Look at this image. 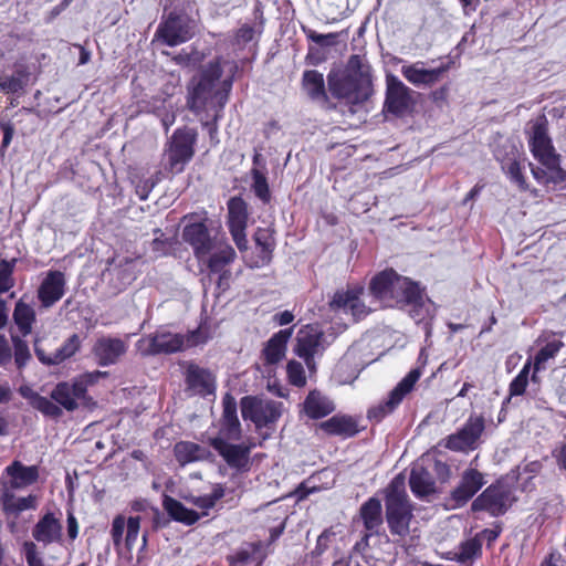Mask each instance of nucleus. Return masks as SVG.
<instances>
[{"mask_svg": "<svg viewBox=\"0 0 566 566\" xmlns=\"http://www.w3.org/2000/svg\"><path fill=\"white\" fill-rule=\"evenodd\" d=\"M514 501L512 490L503 483L488 486L471 505L472 511H485L493 516H499L507 511Z\"/></svg>", "mask_w": 566, "mask_h": 566, "instance_id": "f8f14e48", "label": "nucleus"}, {"mask_svg": "<svg viewBox=\"0 0 566 566\" xmlns=\"http://www.w3.org/2000/svg\"><path fill=\"white\" fill-rule=\"evenodd\" d=\"M484 485L483 474L475 469L463 472L460 484L452 491V507L463 506Z\"/></svg>", "mask_w": 566, "mask_h": 566, "instance_id": "412c9836", "label": "nucleus"}, {"mask_svg": "<svg viewBox=\"0 0 566 566\" xmlns=\"http://www.w3.org/2000/svg\"><path fill=\"white\" fill-rule=\"evenodd\" d=\"M482 542L475 536L474 538L468 539L462 543L458 553V560L461 563H468L481 555Z\"/></svg>", "mask_w": 566, "mask_h": 566, "instance_id": "3c124183", "label": "nucleus"}, {"mask_svg": "<svg viewBox=\"0 0 566 566\" xmlns=\"http://www.w3.org/2000/svg\"><path fill=\"white\" fill-rule=\"evenodd\" d=\"M564 347V343L559 339L549 340L543 346L534 357V373L533 380H536V373L543 368L544 364L554 358L557 353Z\"/></svg>", "mask_w": 566, "mask_h": 566, "instance_id": "c03bdc74", "label": "nucleus"}, {"mask_svg": "<svg viewBox=\"0 0 566 566\" xmlns=\"http://www.w3.org/2000/svg\"><path fill=\"white\" fill-rule=\"evenodd\" d=\"M365 290L363 286H353L346 290H338L328 303L331 311L350 314L354 322L365 318L371 313L374 307L366 304L363 296Z\"/></svg>", "mask_w": 566, "mask_h": 566, "instance_id": "9d476101", "label": "nucleus"}, {"mask_svg": "<svg viewBox=\"0 0 566 566\" xmlns=\"http://www.w3.org/2000/svg\"><path fill=\"white\" fill-rule=\"evenodd\" d=\"M286 373L291 385L295 387H304L306 385L305 370L301 363L296 360L289 361Z\"/></svg>", "mask_w": 566, "mask_h": 566, "instance_id": "6e6d98bb", "label": "nucleus"}, {"mask_svg": "<svg viewBox=\"0 0 566 566\" xmlns=\"http://www.w3.org/2000/svg\"><path fill=\"white\" fill-rule=\"evenodd\" d=\"M23 553L29 566H45L33 542L27 541L23 543Z\"/></svg>", "mask_w": 566, "mask_h": 566, "instance_id": "052dcab7", "label": "nucleus"}, {"mask_svg": "<svg viewBox=\"0 0 566 566\" xmlns=\"http://www.w3.org/2000/svg\"><path fill=\"white\" fill-rule=\"evenodd\" d=\"M128 345L125 340L116 337H102L94 345V354L99 365L107 366L118 361L125 355Z\"/></svg>", "mask_w": 566, "mask_h": 566, "instance_id": "b1692460", "label": "nucleus"}, {"mask_svg": "<svg viewBox=\"0 0 566 566\" xmlns=\"http://www.w3.org/2000/svg\"><path fill=\"white\" fill-rule=\"evenodd\" d=\"M484 430V420L482 417H470L464 427L448 437L446 447L453 451H465L474 449L475 443Z\"/></svg>", "mask_w": 566, "mask_h": 566, "instance_id": "a211bd4d", "label": "nucleus"}, {"mask_svg": "<svg viewBox=\"0 0 566 566\" xmlns=\"http://www.w3.org/2000/svg\"><path fill=\"white\" fill-rule=\"evenodd\" d=\"M374 533L371 532H368L364 535V537L357 542L353 548L354 553L356 554H360L363 556V558L365 559L366 563L369 564V558L371 557V555L369 554V549H368V541L369 538L373 536Z\"/></svg>", "mask_w": 566, "mask_h": 566, "instance_id": "0e129e2a", "label": "nucleus"}, {"mask_svg": "<svg viewBox=\"0 0 566 566\" xmlns=\"http://www.w3.org/2000/svg\"><path fill=\"white\" fill-rule=\"evenodd\" d=\"M248 211L247 203L240 197H233L228 202V227L229 230L247 228Z\"/></svg>", "mask_w": 566, "mask_h": 566, "instance_id": "ea45409f", "label": "nucleus"}, {"mask_svg": "<svg viewBox=\"0 0 566 566\" xmlns=\"http://www.w3.org/2000/svg\"><path fill=\"white\" fill-rule=\"evenodd\" d=\"M12 318L20 333L19 336L27 337L32 333L36 315L34 308L30 304L19 300L14 305Z\"/></svg>", "mask_w": 566, "mask_h": 566, "instance_id": "72a5a7b5", "label": "nucleus"}, {"mask_svg": "<svg viewBox=\"0 0 566 566\" xmlns=\"http://www.w3.org/2000/svg\"><path fill=\"white\" fill-rule=\"evenodd\" d=\"M29 77V73L25 67L15 70L11 76H6L0 81V90L7 94L18 93L23 90Z\"/></svg>", "mask_w": 566, "mask_h": 566, "instance_id": "a18cd8bd", "label": "nucleus"}, {"mask_svg": "<svg viewBox=\"0 0 566 566\" xmlns=\"http://www.w3.org/2000/svg\"><path fill=\"white\" fill-rule=\"evenodd\" d=\"M390 296L386 306H411V315L416 319H422L426 307L424 296L419 286L411 282L408 277L399 275L396 283L391 286Z\"/></svg>", "mask_w": 566, "mask_h": 566, "instance_id": "1a4fd4ad", "label": "nucleus"}, {"mask_svg": "<svg viewBox=\"0 0 566 566\" xmlns=\"http://www.w3.org/2000/svg\"><path fill=\"white\" fill-rule=\"evenodd\" d=\"M12 359V349L8 339L3 334H0V366L3 367Z\"/></svg>", "mask_w": 566, "mask_h": 566, "instance_id": "69168bd1", "label": "nucleus"}, {"mask_svg": "<svg viewBox=\"0 0 566 566\" xmlns=\"http://www.w3.org/2000/svg\"><path fill=\"white\" fill-rule=\"evenodd\" d=\"M182 239L192 248L198 262L206 264L209 271H220L237 258L234 249L223 238L211 235L205 222L185 226Z\"/></svg>", "mask_w": 566, "mask_h": 566, "instance_id": "f03ea898", "label": "nucleus"}, {"mask_svg": "<svg viewBox=\"0 0 566 566\" xmlns=\"http://www.w3.org/2000/svg\"><path fill=\"white\" fill-rule=\"evenodd\" d=\"M409 484L413 494L423 497L434 493L436 484L431 474L422 467H415L410 473Z\"/></svg>", "mask_w": 566, "mask_h": 566, "instance_id": "c9c22d12", "label": "nucleus"}, {"mask_svg": "<svg viewBox=\"0 0 566 566\" xmlns=\"http://www.w3.org/2000/svg\"><path fill=\"white\" fill-rule=\"evenodd\" d=\"M17 259L0 260V294L8 292L14 286V279L12 276Z\"/></svg>", "mask_w": 566, "mask_h": 566, "instance_id": "603ef678", "label": "nucleus"}, {"mask_svg": "<svg viewBox=\"0 0 566 566\" xmlns=\"http://www.w3.org/2000/svg\"><path fill=\"white\" fill-rule=\"evenodd\" d=\"M186 384L195 395L208 396L214 392V376L206 368L190 364L186 370Z\"/></svg>", "mask_w": 566, "mask_h": 566, "instance_id": "5701e85b", "label": "nucleus"}, {"mask_svg": "<svg viewBox=\"0 0 566 566\" xmlns=\"http://www.w3.org/2000/svg\"><path fill=\"white\" fill-rule=\"evenodd\" d=\"M224 496V488L221 484H216L209 494L201 496H189L187 500L195 506L203 510L213 507L220 499Z\"/></svg>", "mask_w": 566, "mask_h": 566, "instance_id": "de8ad7c7", "label": "nucleus"}, {"mask_svg": "<svg viewBox=\"0 0 566 566\" xmlns=\"http://www.w3.org/2000/svg\"><path fill=\"white\" fill-rule=\"evenodd\" d=\"M102 376L104 374L101 371L87 373L73 382V410L80 408L92 410L96 406L93 398L86 394V387L95 384Z\"/></svg>", "mask_w": 566, "mask_h": 566, "instance_id": "bb28decb", "label": "nucleus"}, {"mask_svg": "<svg viewBox=\"0 0 566 566\" xmlns=\"http://www.w3.org/2000/svg\"><path fill=\"white\" fill-rule=\"evenodd\" d=\"M364 526L368 532L377 533L382 525L381 503L376 497H370L359 510Z\"/></svg>", "mask_w": 566, "mask_h": 566, "instance_id": "e433bc0d", "label": "nucleus"}, {"mask_svg": "<svg viewBox=\"0 0 566 566\" xmlns=\"http://www.w3.org/2000/svg\"><path fill=\"white\" fill-rule=\"evenodd\" d=\"M66 279L63 272L50 270L38 287L36 296L42 307L49 308L65 294Z\"/></svg>", "mask_w": 566, "mask_h": 566, "instance_id": "f3484780", "label": "nucleus"}, {"mask_svg": "<svg viewBox=\"0 0 566 566\" xmlns=\"http://www.w3.org/2000/svg\"><path fill=\"white\" fill-rule=\"evenodd\" d=\"M254 241L262 252V259L269 261L275 247V239L270 229L259 228L254 233Z\"/></svg>", "mask_w": 566, "mask_h": 566, "instance_id": "09e8293b", "label": "nucleus"}, {"mask_svg": "<svg viewBox=\"0 0 566 566\" xmlns=\"http://www.w3.org/2000/svg\"><path fill=\"white\" fill-rule=\"evenodd\" d=\"M319 428L334 436L353 437L358 432L356 421L349 416H334L321 422Z\"/></svg>", "mask_w": 566, "mask_h": 566, "instance_id": "f704fd0d", "label": "nucleus"}, {"mask_svg": "<svg viewBox=\"0 0 566 566\" xmlns=\"http://www.w3.org/2000/svg\"><path fill=\"white\" fill-rule=\"evenodd\" d=\"M18 391L33 409L44 417L56 420L63 415V409L71 411V385L66 381L59 382L54 387L50 395L52 400L41 396L27 385L21 386Z\"/></svg>", "mask_w": 566, "mask_h": 566, "instance_id": "20e7f679", "label": "nucleus"}, {"mask_svg": "<svg viewBox=\"0 0 566 566\" xmlns=\"http://www.w3.org/2000/svg\"><path fill=\"white\" fill-rule=\"evenodd\" d=\"M343 73L348 74H360V75H370L368 70L364 67L361 59L359 55H353L350 56L346 70Z\"/></svg>", "mask_w": 566, "mask_h": 566, "instance_id": "680f3d73", "label": "nucleus"}, {"mask_svg": "<svg viewBox=\"0 0 566 566\" xmlns=\"http://www.w3.org/2000/svg\"><path fill=\"white\" fill-rule=\"evenodd\" d=\"M252 189L258 198H260L263 202H268L270 200V190L265 174L261 171L259 168H252Z\"/></svg>", "mask_w": 566, "mask_h": 566, "instance_id": "864d4df0", "label": "nucleus"}, {"mask_svg": "<svg viewBox=\"0 0 566 566\" xmlns=\"http://www.w3.org/2000/svg\"><path fill=\"white\" fill-rule=\"evenodd\" d=\"M327 80L332 95L350 104L363 103L373 92L370 75L331 73Z\"/></svg>", "mask_w": 566, "mask_h": 566, "instance_id": "423d86ee", "label": "nucleus"}, {"mask_svg": "<svg viewBox=\"0 0 566 566\" xmlns=\"http://www.w3.org/2000/svg\"><path fill=\"white\" fill-rule=\"evenodd\" d=\"M530 147L533 156L542 164H553L556 157L552 140L547 133L546 119L537 120L530 136Z\"/></svg>", "mask_w": 566, "mask_h": 566, "instance_id": "aec40b11", "label": "nucleus"}, {"mask_svg": "<svg viewBox=\"0 0 566 566\" xmlns=\"http://www.w3.org/2000/svg\"><path fill=\"white\" fill-rule=\"evenodd\" d=\"M447 69V66L426 69L424 62L418 61L412 64L402 65L401 74L415 86H432L440 81Z\"/></svg>", "mask_w": 566, "mask_h": 566, "instance_id": "4be33fe9", "label": "nucleus"}, {"mask_svg": "<svg viewBox=\"0 0 566 566\" xmlns=\"http://www.w3.org/2000/svg\"><path fill=\"white\" fill-rule=\"evenodd\" d=\"M195 34L193 25L186 15L170 12L159 23L154 41L176 46L190 40Z\"/></svg>", "mask_w": 566, "mask_h": 566, "instance_id": "9b49d317", "label": "nucleus"}, {"mask_svg": "<svg viewBox=\"0 0 566 566\" xmlns=\"http://www.w3.org/2000/svg\"><path fill=\"white\" fill-rule=\"evenodd\" d=\"M32 536L39 543L44 545L60 541L62 536V525L60 518L54 513L44 514L32 530Z\"/></svg>", "mask_w": 566, "mask_h": 566, "instance_id": "a878e982", "label": "nucleus"}, {"mask_svg": "<svg viewBox=\"0 0 566 566\" xmlns=\"http://www.w3.org/2000/svg\"><path fill=\"white\" fill-rule=\"evenodd\" d=\"M505 169L511 180L515 182L521 190L527 189V184L522 174V166L520 161L511 160L510 163H507Z\"/></svg>", "mask_w": 566, "mask_h": 566, "instance_id": "13d9d810", "label": "nucleus"}, {"mask_svg": "<svg viewBox=\"0 0 566 566\" xmlns=\"http://www.w3.org/2000/svg\"><path fill=\"white\" fill-rule=\"evenodd\" d=\"M398 276L399 274H397L394 270H385L374 276L370 281V293L384 306L388 304L391 286L396 283V279H398Z\"/></svg>", "mask_w": 566, "mask_h": 566, "instance_id": "2f4dec72", "label": "nucleus"}, {"mask_svg": "<svg viewBox=\"0 0 566 566\" xmlns=\"http://www.w3.org/2000/svg\"><path fill=\"white\" fill-rule=\"evenodd\" d=\"M386 521L390 533L401 538L410 531V522L413 517L412 506L406 493L405 479L397 475L386 490L385 499Z\"/></svg>", "mask_w": 566, "mask_h": 566, "instance_id": "7ed1b4c3", "label": "nucleus"}, {"mask_svg": "<svg viewBox=\"0 0 566 566\" xmlns=\"http://www.w3.org/2000/svg\"><path fill=\"white\" fill-rule=\"evenodd\" d=\"M411 90L395 76L387 77L385 107L387 112L401 116L411 106Z\"/></svg>", "mask_w": 566, "mask_h": 566, "instance_id": "6ab92c4d", "label": "nucleus"}, {"mask_svg": "<svg viewBox=\"0 0 566 566\" xmlns=\"http://www.w3.org/2000/svg\"><path fill=\"white\" fill-rule=\"evenodd\" d=\"M222 419L220 436L224 440H239L241 438V423L237 415V401L233 396L226 394L222 399Z\"/></svg>", "mask_w": 566, "mask_h": 566, "instance_id": "393cba45", "label": "nucleus"}, {"mask_svg": "<svg viewBox=\"0 0 566 566\" xmlns=\"http://www.w3.org/2000/svg\"><path fill=\"white\" fill-rule=\"evenodd\" d=\"M548 169L547 186L554 187L566 181V171L559 166V157H556L553 164H543Z\"/></svg>", "mask_w": 566, "mask_h": 566, "instance_id": "4d7b16f0", "label": "nucleus"}, {"mask_svg": "<svg viewBox=\"0 0 566 566\" xmlns=\"http://www.w3.org/2000/svg\"><path fill=\"white\" fill-rule=\"evenodd\" d=\"M13 345L14 364L19 370H22L31 359V353L28 343L22 336L11 335Z\"/></svg>", "mask_w": 566, "mask_h": 566, "instance_id": "49530a36", "label": "nucleus"}, {"mask_svg": "<svg viewBox=\"0 0 566 566\" xmlns=\"http://www.w3.org/2000/svg\"><path fill=\"white\" fill-rule=\"evenodd\" d=\"M209 442L230 468L237 469L238 471L249 470L250 452L254 444H231L222 437L211 438Z\"/></svg>", "mask_w": 566, "mask_h": 566, "instance_id": "dca6fc26", "label": "nucleus"}, {"mask_svg": "<svg viewBox=\"0 0 566 566\" xmlns=\"http://www.w3.org/2000/svg\"><path fill=\"white\" fill-rule=\"evenodd\" d=\"M197 133L192 128L184 127L174 132L169 138L165 153L164 166L171 174H180L195 155Z\"/></svg>", "mask_w": 566, "mask_h": 566, "instance_id": "39448f33", "label": "nucleus"}, {"mask_svg": "<svg viewBox=\"0 0 566 566\" xmlns=\"http://www.w3.org/2000/svg\"><path fill=\"white\" fill-rule=\"evenodd\" d=\"M200 332L195 331L188 335L172 334L170 332H157L138 342V348L143 355L170 354L184 348L203 343Z\"/></svg>", "mask_w": 566, "mask_h": 566, "instance_id": "0eeeda50", "label": "nucleus"}, {"mask_svg": "<svg viewBox=\"0 0 566 566\" xmlns=\"http://www.w3.org/2000/svg\"><path fill=\"white\" fill-rule=\"evenodd\" d=\"M222 69L219 61L210 62L202 71L191 78L187 86V107L195 114L212 109L214 119L228 101L231 82L220 81Z\"/></svg>", "mask_w": 566, "mask_h": 566, "instance_id": "f257e3e1", "label": "nucleus"}, {"mask_svg": "<svg viewBox=\"0 0 566 566\" xmlns=\"http://www.w3.org/2000/svg\"><path fill=\"white\" fill-rule=\"evenodd\" d=\"M302 409L311 419H321L332 413L335 405L328 397L314 389L306 396Z\"/></svg>", "mask_w": 566, "mask_h": 566, "instance_id": "c85d7f7f", "label": "nucleus"}, {"mask_svg": "<svg viewBox=\"0 0 566 566\" xmlns=\"http://www.w3.org/2000/svg\"><path fill=\"white\" fill-rule=\"evenodd\" d=\"M164 507L175 521L187 525H191L200 518L196 511L187 509L181 502L169 496L164 500Z\"/></svg>", "mask_w": 566, "mask_h": 566, "instance_id": "4c0bfd02", "label": "nucleus"}, {"mask_svg": "<svg viewBox=\"0 0 566 566\" xmlns=\"http://www.w3.org/2000/svg\"><path fill=\"white\" fill-rule=\"evenodd\" d=\"M230 233L232 239L240 251L248 249V240L245 235V228L231 229Z\"/></svg>", "mask_w": 566, "mask_h": 566, "instance_id": "338daca9", "label": "nucleus"}, {"mask_svg": "<svg viewBox=\"0 0 566 566\" xmlns=\"http://www.w3.org/2000/svg\"><path fill=\"white\" fill-rule=\"evenodd\" d=\"M532 363L528 360L517 376L510 384V397L503 402L505 405L513 396H521L525 392L528 384V375L531 371Z\"/></svg>", "mask_w": 566, "mask_h": 566, "instance_id": "8fccbe9b", "label": "nucleus"}, {"mask_svg": "<svg viewBox=\"0 0 566 566\" xmlns=\"http://www.w3.org/2000/svg\"><path fill=\"white\" fill-rule=\"evenodd\" d=\"M303 87L312 99L326 98L323 74L315 70L304 72Z\"/></svg>", "mask_w": 566, "mask_h": 566, "instance_id": "a19ab883", "label": "nucleus"}, {"mask_svg": "<svg viewBox=\"0 0 566 566\" xmlns=\"http://www.w3.org/2000/svg\"><path fill=\"white\" fill-rule=\"evenodd\" d=\"M307 36L322 46H331L336 43L337 34L328 33V34H319L315 31L310 30Z\"/></svg>", "mask_w": 566, "mask_h": 566, "instance_id": "e2e57ef3", "label": "nucleus"}, {"mask_svg": "<svg viewBox=\"0 0 566 566\" xmlns=\"http://www.w3.org/2000/svg\"><path fill=\"white\" fill-rule=\"evenodd\" d=\"M422 371L420 368L411 369L408 375L390 391L386 401L368 411V418L380 421L385 416L392 412L402 401L403 397L413 389V386L419 380Z\"/></svg>", "mask_w": 566, "mask_h": 566, "instance_id": "4468645a", "label": "nucleus"}, {"mask_svg": "<svg viewBox=\"0 0 566 566\" xmlns=\"http://www.w3.org/2000/svg\"><path fill=\"white\" fill-rule=\"evenodd\" d=\"M164 507L175 521L187 525H191L200 518L196 511L187 509L181 502L169 496L164 500Z\"/></svg>", "mask_w": 566, "mask_h": 566, "instance_id": "58836bf2", "label": "nucleus"}, {"mask_svg": "<svg viewBox=\"0 0 566 566\" xmlns=\"http://www.w3.org/2000/svg\"><path fill=\"white\" fill-rule=\"evenodd\" d=\"M6 472L11 478V486L13 489L29 486L39 479V469L36 465L25 467L18 460H14L8 465Z\"/></svg>", "mask_w": 566, "mask_h": 566, "instance_id": "7c9ffc66", "label": "nucleus"}, {"mask_svg": "<svg viewBox=\"0 0 566 566\" xmlns=\"http://www.w3.org/2000/svg\"><path fill=\"white\" fill-rule=\"evenodd\" d=\"M139 259L140 254H115L103 272V277L108 280L116 291L125 289L136 279V264Z\"/></svg>", "mask_w": 566, "mask_h": 566, "instance_id": "ddd939ff", "label": "nucleus"}, {"mask_svg": "<svg viewBox=\"0 0 566 566\" xmlns=\"http://www.w3.org/2000/svg\"><path fill=\"white\" fill-rule=\"evenodd\" d=\"M241 415L250 420L256 429L272 428L282 417L283 402L260 396H245L240 401Z\"/></svg>", "mask_w": 566, "mask_h": 566, "instance_id": "6e6552de", "label": "nucleus"}, {"mask_svg": "<svg viewBox=\"0 0 566 566\" xmlns=\"http://www.w3.org/2000/svg\"><path fill=\"white\" fill-rule=\"evenodd\" d=\"M71 344V338L66 339L64 345L60 348L55 349L53 354L46 355L44 349L40 346L39 339L34 340V353L38 359L46 366L59 365L64 361L66 358L71 356V350L69 349V345Z\"/></svg>", "mask_w": 566, "mask_h": 566, "instance_id": "37998d69", "label": "nucleus"}, {"mask_svg": "<svg viewBox=\"0 0 566 566\" xmlns=\"http://www.w3.org/2000/svg\"><path fill=\"white\" fill-rule=\"evenodd\" d=\"M0 129L3 133L2 142L0 145V156L3 157L13 139L14 125L10 120L0 118Z\"/></svg>", "mask_w": 566, "mask_h": 566, "instance_id": "bf43d9fd", "label": "nucleus"}, {"mask_svg": "<svg viewBox=\"0 0 566 566\" xmlns=\"http://www.w3.org/2000/svg\"><path fill=\"white\" fill-rule=\"evenodd\" d=\"M292 333L293 327L281 329L268 340L266 346L263 349L266 363L276 364L284 357L286 344L291 338Z\"/></svg>", "mask_w": 566, "mask_h": 566, "instance_id": "473e14b6", "label": "nucleus"}, {"mask_svg": "<svg viewBox=\"0 0 566 566\" xmlns=\"http://www.w3.org/2000/svg\"><path fill=\"white\" fill-rule=\"evenodd\" d=\"M226 268L227 266L222 268V270H220V271H209L210 273L219 274L217 285L222 291H226L229 287V280L231 276V272L229 270H227Z\"/></svg>", "mask_w": 566, "mask_h": 566, "instance_id": "774afa93", "label": "nucleus"}, {"mask_svg": "<svg viewBox=\"0 0 566 566\" xmlns=\"http://www.w3.org/2000/svg\"><path fill=\"white\" fill-rule=\"evenodd\" d=\"M35 499L32 495L25 497H17L12 493H4L1 496V506L4 513L18 515L19 513L33 509Z\"/></svg>", "mask_w": 566, "mask_h": 566, "instance_id": "79ce46f5", "label": "nucleus"}, {"mask_svg": "<svg viewBox=\"0 0 566 566\" xmlns=\"http://www.w3.org/2000/svg\"><path fill=\"white\" fill-rule=\"evenodd\" d=\"M323 333L312 326L301 329L297 335L295 353L298 356H315L322 350Z\"/></svg>", "mask_w": 566, "mask_h": 566, "instance_id": "c756f323", "label": "nucleus"}, {"mask_svg": "<svg viewBox=\"0 0 566 566\" xmlns=\"http://www.w3.org/2000/svg\"><path fill=\"white\" fill-rule=\"evenodd\" d=\"M140 530V517L130 516L127 520L124 515H117L112 522L111 535L113 544L118 554L123 548L130 552L137 541Z\"/></svg>", "mask_w": 566, "mask_h": 566, "instance_id": "2eb2a0df", "label": "nucleus"}, {"mask_svg": "<svg viewBox=\"0 0 566 566\" xmlns=\"http://www.w3.org/2000/svg\"><path fill=\"white\" fill-rule=\"evenodd\" d=\"M174 454L180 465L211 460L213 457L209 449L191 441L177 442L174 447Z\"/></svg>", "mask_w": 566, "mask_h": 566, "instance_id": "cd10ccee", "label": "nucleus"}, {"mask_svg": "<svg viewBox=\"0 0 566 566\" xmlns=\"http://www.w3.org/2000/svg\"><path fill=\"white\" fill-rule=\"evenodd\" d=\"M261 547H262L261 542L250 544L248 548L238 551L232 556V562L240 566H247L251 560L261 559L262 558V556L260 554Z\"/></svg>", "mask_w": 566, "mask_h": 566, "instance_id": "5fc2aeb1", "label": "nucleus"}]
</instances>
